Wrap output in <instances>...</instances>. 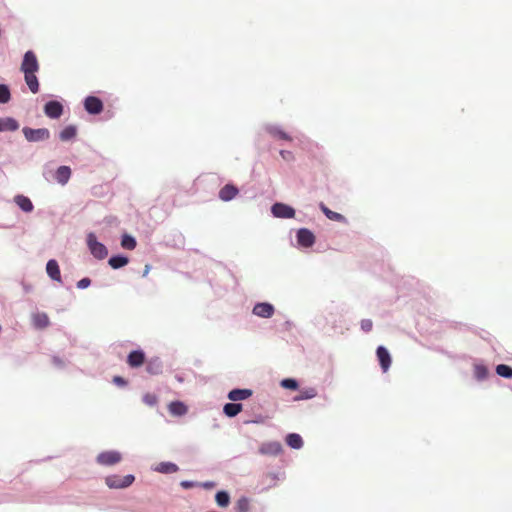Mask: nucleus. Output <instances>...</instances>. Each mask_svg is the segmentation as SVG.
<instances>
[{"label": "nucleus", "instance_id": "f8f14e48", "mask_svg": "<svg viewBox=\"0 0 512 512\" xmlns=\"http://www.w3.org/2000/svg\"><path fill=\"white\" fill-rule=\"evenodd\" d=\"M376 354L382 370L386 372L391 365V357L388 350L383 346H379Z\"/></svg>", "mask_w": 512, "mask_h": 512}, {"label": "nucleus", "instance_id": "9b49d317", "mask_svg": "<svg viewBox=\"0 0 512 512\" xmlns=\"http://www.w3.org/2000/svg\"><path fill=\"white\" fill-rule=\"evenodd\" d=\"M297 241L301 246L308 248L314 244L315 236L310 230L302 228L297 232Z\"/></svg>", "mask_w": 512, "mask_h": 512}, {"label": "nucleus", "instance_id": "6ab92c4d", "mask_svg": "<svg viewBox=\"0 0 512 512\" xmlns=\"http://www.w3.org/2000/svg\"><path fill=\"white\" fill-rule=\"evenodd\" d=\"M319 207L328 219L336 222H346V218L342 214L330 210L325 204L320 203Z\"/></svg>", "mask_w": 512, "mask_h": 512}, {"label": "nucleus", "instance_id": "72a5a7b5", "mask_svg": "<svg viewBox=\"0 0 512 512\" xmlns=\"http://www.w3.org/2000/svg\"><path fill=\"white\" fill-rule=\"evenodd\" d=\"M11 98L10 90L7 85L0 84V103H7Z\"/></svg>", "mask_w": 512, "mask_h": 512}, {"label": "nucleus", "instance_id": "58836bf2", "mask_svg": "<svg viewBox=\"0 0 512 512\" xmlns=\"http://www.w3.org/2000/svg\"><path fill=\"white\" fill-rule=\"evenodd\" d=\"M181 487H183L184 489H190V488H193L195 486H198V483L196 482H192V481H188V480H184L180 483Z\"/></svg>", "mask_w": 512, "mask_h": 512}, {"label": "nucleus", "instance_id": "c9c22d12", "mask_svg": "<svg viewBox=\"0 0 512 512\" xmlns=\"http://www.w3.org/2000/svg\"><path fill=\"white\" fill-rule=\"evenodd\" d=\"M281 386L286 389L295 390L298 388V383L294 379L287 378L281 381Z\"/></svg>", "mask_w": 512, "mask_h": 512}, {"label": "nucleus", "instance_id": "b1692460", "mask_svg": "<svg viewBox=\"0 0 512 512\" xmlns=\"http://www.w3.org/2000/svg\"><path fill=\"white\" fill-rule=\"evenodd\" d=\"M286 443L288 446L294 449H299L303 446V440L299 434L291 433L286 437Z\"/></svg>", "mask_w": 512, "mask_h": 512}, {"label": "nucleus", "instance_id": "4be33fe9", "mask_svg": "<svg viewBox=\"0 0 512 512\" xmlns=\"http://www.w3.org/2000/svg\"><path fill=\"white\" fill-rule=\"evenodd\" d=\"M71 176V169L68 166H60L56 171V180L60 184H66Z\"/></svg>", "mask_w": 512, "mask_h": 512}, {"label": "nucleus", "instance_id": "cd10ccee", "mask_svg": "<svg viewBox=\"0 0 512 512\" xmlns=\"http://www.w3.org/2000/svg\"><path fill=\"white\" fill-rule=\"evenodd\" d=\"M489 375V371L486 366L482 364L474 365V376L477 380L482 381L486 379Z\"/></svg>", "mask_w": 512, "mask_h": 512}, {"label": "nucleus", "instance_id": "5701e85b", "mask_svg": "<svg viewBox=\"0 0 512 512\" xmlns=\"http://www.w3.org/2000/svg\"><path fill=\"white\" fill-rule=\"evenodd\" d=\"M178 466L172 462H161L157 465L156 471L164 474H172L178 471Z\"/></svg>", "mask_w": 512, "mask_h": 512}, {"label": "nucleus", "instance_id": "412c9836", "mask_svg": "<svg viewBox=\"0 0 512 512\" xmlns=\"http://www.w3.org/2000/svg\"><path fill=\"white\" fill-rule=\"evenodd\" d=\"M14 200L19 208L24 212H31L34 208L31 200L24 195H17Z\"/></svg>", "mask_w": 512, "mask_h": 512}, {"label": "nucleus", "instance_id": "dca6fc26", "mask_svg": "<svg viewBox=\"0 0 512 512\" xmlns=\"http://www.w3.org/2000/svg\"><path fill=\"white\" fill-rule=\"evenodd\" d=\"M252 393L250 389H233L229 392L228 398L231 401H241L249 398Z\"/></svg>", "mask_w": 512, "mask_h": 512}, {"label": "nucleus", "instance_id": "39448f33", "mask_svg": "<svg viewBox=\"0 0 512 512\" xmlns=\"http://www.w3.org/2000/svg\"><path fill=\"white\" fill-rule=\"evenodd\" d=\"M88 246L94 257L104 259L108 255V250L102 243L98 242L94 234L88 235Z\"/></svg>", "mask_w": 512, "mask_h": 512}, {"label": "nucleus", "instance_id": "f3484780", "mask_svg": "<svg viewBox=\"0 0 512 512\" xmlns=\"http://www.w3.org/2000/svg\"><path fill=\"white\" fill-rule=\"evenodd\" d=\"M168 410L173 416H183L187 413V406L181 401H173L168 405Z\"/></svg>", "mask_w": 512, "mask_h": 512}, {"label": "nucleus", "instance_id": "393cba45", "mask_svg": "<svg viewBox=\"0 0 512 512\" xmlns=\"http://www.w3.org/2000/svg\"><path fill=\"white\" fill-rule=\"evenodd\" d=\"M77 134V129L74 125H69L65 127L59 134V138L61 141H69L73 139Z\"/></svg>", "mask_w": 512, "mask_h": 512}, {"label": "nucleus", "instance_id": "f257e3e1", "mask_svg": "<svg viewBox=\"0 0 512 512\" xmlns=\"http://www.w3.org/2000/svg\"><path fill=\"white\" fill-rule=\"evenodd\" d=\"M135 480V477L128 474L124 477L119 475H110L106 477L105 483L111 489H123L129 487Z\"/></svg>", "mask_w": 512, "mask_h": 512}, {"label": "nucleus", "instance_id": "f704fd0d", "mask_svg": "<svg viewBox=\"0 0 512 512\" xmlns=\"http://www.w3.org/2000/svg\"><path fill=\"white\" fill-rule=\"evenodd\" d=\"M143 402L150 406V407H153V406H156L157 403H158V397L157 395L153 394V393H146L144 396H143Z\"/></svg>", "mask_w": 512, "mask_h": 512}, {"label": "nucleus", "instance_id": "473e14b6", "mask_svg": "<svg viewBox=\"0 0 512 512\" xmlns=\"http://www.w3.org/2000/svg\"><path fill=\"white\" fill-rule=\"evenodd\" d=\"M235 508L237 512H249L250 502L246 497H241L237 500Z\"/></svg>", "mask_w": 512, "mask_h": 512}, {"label": "nucleus", "instance_id": "0eeeda50", "mask_svg": "<svg viewBox=\"0 0 512 512\" xmlns=\"http://www.w3.org/2000/svg\"><path fill=\"white\" fill-rule=\"evenodd\" d=\"M44 113L51 119H58L63 114V105L55 100L49 101L44 105Z\"/></svg>", "mask_w": 512, "mask_h": 512}, {"label": "nucleus", "instance_id": "c756f323", "mask_svg": "<svg viewBox=\"0 0 512 512\" xmlns=\"http://www.w3.org/2000/svg\"><path fill=\"white\" fill-rule=\"evenodd\" d=\"M136 240L130 235H123L121 239V246L127 250H133L136 247Z\"/></svg>", "mask_w": 512, "mask_h": 512}, {"label": "nucleus", "instance_id": "6e6552de", "mask_svg": "<svg viewBox=\"0 0 512 512\" xmlns=\"http://www.w3.org/2000/svg\"><path fill=\"white\" fill-rule=\"evenodd\" d=\"M272 214L277 218H293L295 210L284 203H275L271 208Z\"/></svg>", "mask_w": 512, "mask_h": 512}, {"label": "nucleus", "instance_id": "9d476101", "mask_svg": "<svg viewBox=\"0 0 512 512\" xmlns=\"http://www.w3.org/2000/svg\"><path fill=\"white\" fill-rule=\"evenodd\" d=\"M274 307L267 302L258 303L253 308V314L261 318H270L273 316Z\"/></svg>", "mask_w": 512, "mask_h": 512}, {"label": "nucleus", "instance_id": "ddd939ff", "mask_svg": "<svg viewBox=\"0 0 512 512\" xmlns=\"http://www.w3.org/2000/svg\"><path fill=\"white\" fill-rule=\"evenodd\" d=\"M239 190L232 184H226L219 191V198L222 201H230L237 196Z\"/></svg>", "mask_w": 512, "mask_h": 512}, {"label": "nucleus", "instance_id": "2eb2a0df", "mask_svg": "<svg viewBox=\"0 0 512 512\" xmlns=\"http://www.w3.org/2000/svg\"><path fill=\"white\" fill-rule=\"evenodd\" d=\"M144 361H145V355L140 350L132 351L128 355V359H127L129 366H131L133 368L140 367L144 363Z\"/></svg>", "mask_w": 512, "mask_h": 512}, {"label": "nucleus", "instance_id": "4c0bfd02", "mask_svg": "<svg viewBox=\"0 0 512 512\" xmlns=\"http://www.w3.org/2000/svg\"><path fill=\"white\" fill-rule=\"evenodd\" d=\"M91 284V280L89 278H82L77 282V288L79 289H85L89 287Z\"/></svg>", "mask_w": 512, "mask_h": 512}, {"label": "nucleus", "instance_id": "20e7f679", "mask_svg": "<svg viewBox=\"0 0 512 512\" xmlns=\"http://www.w3.org/2000/svg\"><path fill=\"white\" fill-rule=\"evenodd\" d=\"M122 460V455L118 451H103L98 454L96 461L98 464L103 466H112L119 463Z\"/></svg>", "mask_w": 512, "mask_h": 512}, {"label": "nucleus", "instance_id": "c85d7f7f", "mask_svg": "<svg viewBox=\"0 0 512 512\" xmlns=\"http://www.w3.org/2000/svg\"><path fill=\"white\" fill-rule=\"evenodd\" d=\"M215 501L219 507H227L230 503V496L226 491H219L215 495Z\"/></svg>", "mask_w": 512, "mask_h": 512}, {"label": "nucleus", "instance_id": "bb28decb", "mask_svg": "<svg viewBox=\"0 0 512 512\" xmlns=\"http://www.w3.org/2000/svg\"><path fill=\"white\" fill-rule=\"evenodd\" d=\"M129 262L128 258L125 257V256H113L109 259V265L113 268V269H119L121 267H124L125 265H127Z\"/></svg>", "mask_w": 512, "mask_h": 512}, {"label": "nucleus", "instance_id": "ea45409f", "mask_svg": "<svg viewBox=\"0 0 512 512\" xmlns=\"http://www.w3.org/2000/svg\"><path fill=\"white\" fill-rule=\"evenodd\" d=\"M198 486H201L205 489H212L215 486V483L214 482L198 483Z\"/></svg>", "mask_w": 512, "mask_h": 512}, {"label": "nucleus", "instance_id": "7c9ffc66", "mask_svg": "<svg viewBox=\"0 0 512 512\" xmlns=\"http://www.w3.org/2000/svg\"><path fill=\"white\" fill-rule=\"evenodd\" d=\"M268 132L273 137H276V138H279V139L285 140V141H291V137L286 132H284L283 130H281V129L277 128V127H270L268 129Z\"/></svg>", "mask_w": 512, "mask_h": 512}, {"label": "nucleus", "instance_id": "4468645a", "mask_svg": "<svg viewBox=\"0 0 512 512\" xmlns=\"http://www.w3.org/2000/svg\"><path fill=\"white\" fill-rule=\"evenodd\" d=\"M46 271L51 279L61 282V273L56 260L51 259L47 262Z\"/></svg>", "mask_w": 512, "mask_h": 512}, {"label": "nucleus", "instance_id": "7ed1b4c3", "mask_svg": "<svg viewBox=\"0 0 512 512\" xmlns=\"http://www.w3.org/2000/svg\"><path fill=\"white\" fill-rule=\"evenodd\" d=\"M40 69V65L36 54L33 51H27L24 54L20 70L25 73H37Z\"/></svg>", "mask_w": 512, "mask_h": 512}, {"label": "nucleus", "instance_id": "c03bdc74", "mask_svg": "<svg viewBox=\"0 0 512 512\" xmlns=\"http://www.w3.org/2000/svg\"><path fill=\"white\" fill-rule=\"evenodd\" d=\"M148 270H149V267L146 266L145 273H144L145 275L148 273Z\"/></svg>", "mask_w": 512, "mask_h": 512}, {"label": "nucleus", "instance_id": "a211bd4d", "mask_svg": "<svg viewBox=\"0 0 512 512\" xmlns=\"http://www.w3.org/2000/svg\"><path fill=\"white\" fill-rule=\"evenodd\" d=\"M24 74V80L29 88V90L36 94L39 92V82L36 76V73H23Z\"/></svg>", "mask_w": 512, "mask_h": 512}, {"label": "nucleus", "instance_id": "e433bc0d", "mask_svg": "<svg viewBox=\"0 0 512 512\" xmlns=\"http://www.w3.org/2000/svg\"><path fill=\"white\" fill-rule=\"evenodd\" d=\"M315 395H316L315 390L314 389H309V390L303 391L301 393V395L296 398V400L310 399V398H313Z\"/></svg>", "mask_w": 512, "mask_h": 512}, {"label": "nucleus", "instance_id": "a19ab883", "mask_svg": "<svg viewBox=\"0 0 512 512\" xmlns=\"http://www.w3.org/2000/svg\"><path fill=\"white\" fill-rule=\"evenodd\" d=\"M36 323V327L39 328V329H43L47 326V324L49 322H42V321H39V322H35Z\"/></svg>", "mask_w": 512, "mask_h": 512}, {"label": "nucleus", "instance_id": "423d86ee", "mask_svg": "<svg viewBox=\"0 0 512 512\" xmlns=\"http://www.w3.org/2000/svg\"><path fill=\"white\" fill-rule=\"evenodd\" d=\"M84 107L89 114L97 115L103 111V102L96 96H88L84 100Z\"/></svg>", "mask_w": 512, "mask_h": 512}, {"label": "nucleus", "instance_id": "a878e982", "mask_svg": "<svg viewBox=\"0 0 512 512\" xmlns=\"http://www.w3.org/2000/svg\"><path fill=\"white\" fill-rule=\"evenodd\" d=\"M242 410V404L227 403L224 405L223 411L228 417H235Z\"/></svg>", "mask_w": 512, "mask_h": 512}, {"label": "nucleus", "instance_id": "1a4fd4ad", "mask_svg": "<svg viewBox=\"0 0 512 512\" xmlns=\"http://www.w3.org/2000/svg\"><path fill=\"white\" fill-rule=\"evenodd\" d=\"M282 446L277 441L262 443L259 447V453L268 456H277L281 453Z\"/></svg>", "mask_w": 512, "mask_h": 512}, {"label": "nucleus", "instance_id": "aec40b11", "mask_svg": "<svg viewBox=\"0 0 512 512\" xmlns=\"http://www.w3.org/2000/svg\"><path fill=\"white\" fill-rule=\"evenodd\" d=\"M19 128V123L13 118H0V132L1 131H16Z\"/></svg>", "mask_w": 512, "mask_h": 512}, {"label": "nucleus", "instance_id": "2f4dec72", "mask_svg": "<svg viewBox=\"0 0 512 512\" xmlns=\"http://www.w3.org/2000/svg\"><path fill=\"white\" fill-rule=\"evenodd\" d=\"M496 373L504 378H512V367L505 365V364H499L496 367Z\"/></svg>", "mask_w": 512, "mask_h": 512}, {"label": "nucleus", "instance_id": "79ce46f5", "mask_svg": "<svg viewBox=\"0 0 512 512\" xmlns=\"http://www.w3.org/2000/svg\"><path fill=\"white\" fill-rule=\"evenodd\" d=\"M280 154L284 159H287L288 156H291V152L285 150L280 151Z\"/></svg>", "mask_w": 512, "mask_h": 512}, {"label": "nucleus", "instance_id": "37998d69", "mask_svg": "<svg viewBox=\"0 0 512 512\" xmlns=\"http://www.w3.org/2000/svg\"><path fill=\"white\" fill-rule=\"evenodd\" d=\"M114 382L117 384H125L124 379L119 376L114 377Z\"/></svg>", "mask_w": 512, "mask_h": 512}, {"label": "nucleus", "instance_id": "f03ea898", "mask_svg": "<svg viewBox=\"0 0 512 512\" xmlns=\"http://www.w3.org/2000/svg\"><path fill=\"white\" fill-rule=\"evenodd\" d=\"M22 132L25 139L29 142L45 141L50 138V131L47 128L33 129L30 127H24Z\"/></svg>", "mask_w": 512, "mask_h": 512}]
</instances>
